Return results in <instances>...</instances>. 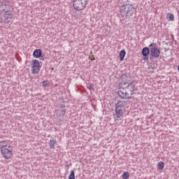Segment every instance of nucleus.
I'll use <instances>...</instances> for the list:
<instances>
[{
    "instance_id": "obj_1",
    "label": "nucleus",
    "mask_w": 179,
    "mask_h": 179,
    "mask_svg": "<svg viewBox=\"0 0 179 179\" xmlns=\"http://www.w3.org/2000/svg\"><path fill=\"white\" fill-rule=\"evenodd\" d=\"M129 78L123 80L119 85V91L117 92L121 99H130L131 95L134 94L135 91V85L129 80Z\"/></svg>"
},
{
    "instance_id": "obj_2",
    "label": "nucleus",
    "mask_w": 179,
    "mask_h": 179,
    "mask_svg": "<svg viewBox=\"0 0 179 179\" xmlns=\"http://www.w3.org/2000/svg\"><path fill=\"white\" fill-rule=\"evenodd\" d=\"M0 22L1 23H9L12 19H13V14L12 11L9 10L10 4L9 1L2 0L0 1Z\"/></svg>"
},
{
    "instance_id": "obj_3",
    "label": "nucleus",
    "mask_w": 179,
    "mask_h": 179,
    "mask_svg": "<svg viewBox=\"0 0 179 179\" xmlns=\"http://www.w3.org/2000/svg\"><path fill=\"white\" fill-rule=\"evenodd\" d=\"M135 11V8L130 3L124 4L120 7V15L124 19H130L131 16H134Z\"/></svg>"
},
{
    "instance_id": "obj_4",
    "label": "nucleus",
    "mask_w": 179,
    "mask_h": 179,
    "mask_svg": "<svg viewBox=\"0 0 179 179\" xmlns=\"http://www.w3.org/2000/svg\"><path fill=\"white\" fill-rule=\"evenodd\" d=\"M89 0H73V6L76 10H83Z\"/></svg>"
},
{
    "instance_id": "obj_5",
    "label": "nucleus",
    "mask_w": 179,
    "mask_h": 179,
    "mask_svg": "<svg viewBox=\"0 0 179 179\" xmlns=\"http://www.w3.org/2000/svg\"><path fill=\"white\" fill-rule=\"evenodd\" d=\"M149 47L150 48V55L152 58H159L160 57V49L157 48L156 43H151Z\"/></svg>"
},
{
    "instance_id": "obj_6",
    "label": "nucleus",
    "mask_w": 179,
    "mask_h": 179,
    "mask_svg": "<svg viewBox=\"0 0 179 179\" xmlns=\"http://www.w3.org/2000/svg\"><path fill=\"white\" fill-rule=\"evenodd\" d=\"M2 157L6 159V160H8L12 157V148L10 145L8 146V148H4L1 150Z\"/></svg>"
},
{
    "instance_id": "obj_7",
    "label": "nucleus",
    "mask_w": 179,
    "mask_h": 179,
    "mask_svg": "<svg viewBox=\"0 0 179 179\" xmlns=\"http://www.w3.org/2000/svg\"><path fill=\"white\" fill-rule=\"evenodd\" d=\"M31 65H32L31 71H32L33 75H36V73H38V72H40V68H41L40 66V62H38V60L35 59L32 62Z\"/></svg>"
},
{
    "instance_id": "obj_8",
    "label": "nucleus",
    "mask_w": 179,
    "mask_h": 179,
    "mask_svg": "<svg viewBox=\"0 0 179 179\" xmlns=\"http://www.w3.org/2000/svg\"><path fill=\"white\" fill-rule=\"evenodd\" d=\"M128 101H125L124 99L120 100L115 103V108H120L122 110H125V105L127 104Z\"/></svg>"
},
{
    "instance_id": "obj_9",
    "label": "nucleus",
    "mask_w": 179,
    "mask_h": 179,
    "mask_svg": "<svg viewBox=\"0 0 179 179\" xmlns=\"http://www.w3.org/2000/svg\"><path fill=\"white\" fill-rule=\"evenodd\" d=\"M115 111L117 118H121V117H124V111H125V109L115 108Z\"/></svg>"
},
{
    "instance_id": "obj_10",
    "label": "nucleus",
    "mask_w": 179,
    "mask_h": 179,
    "mask_svg": "<svg viewBox=\"0 0 179 179\" xmlns=\"http://www.w3.org/2000/svg\"><path fill=\"white\" fill-rule=\"evenodd\" d=\"M33 55L34 58H40L43 55V52L40 49H36L34 51Z\"/></svg>"
},
{
    "instance_id": "obj_11",
    "label": "nucleus",
    "mask_w": 179,
    "mask_h": 179,
    "mask_svg": "<svg viewBox=\"0 0 179 179\" xmlns=\"http://www.w3.org/2000/svg\"><path fill=\"white\" fill-rule=\"evenodd\" d=\"M8 143H9V142L6 141H1L0 143L1 150H2V149H8V146H10Z\"/></svg>"
},
{
    "instance_id": "obj_12",
    "label": "nucleus",
    "mask_w": 179,
    "mask_h": 179,
    "mask_svg": "<svg viewBox=\"0 0 179 179\" xmlns=\"http://www.w3.org/2000/svg\"><path fill=\"white\" fill-rule=\"evenodd\" d=\"M57 144V140L55 138H51L49 143L50 149H55V145Z\"/></svg>"
},
{
    "instance_id": "obj_13",
    "label": "nucleus",
    "mask_w": 179,
    "mask_h": 179,
    "mask_svg": "<svg viewBox=\"0 0 179 179\" xmlns=\"http://www.w3.org/2000/svg\"><path fill=\"white\" fill-rule=\"evenodd\" d=\"M149 52L150 51L149 50V48H143L142 50V55L144 57H148L149 55Z\"/></svg>"
},
{
    "instance_id": "obj_14",
    "label": "nucleus",
    "mask_w": 179,
    "mask_h": 179,
    "mask_svg": "<svg viewBox=\"0 0 179 179\" xmlns=\"http://www.w3.org/2000/svg\"><path fill=\"white\" fill-rule=\"evenodd\" d=\"M127 54V52H125V50H122L120 52V61H124V58H125V55Z\"/></svg>"
},
{
    "instance_id": "obj_15",
    "label": "nucleus",
    "mask_w": 179,
    "mask_h": 179,
    "mask_svg": "<svg viewBox=\"0 0 179 179\" xmlns=\"http://www.w3.org/2000/svg\"><path fill=\"white\" fill-rule=\"evenodd\" d=\"M157 168L159 169V170H163V169H164V162H158Z\"/></svg>"
},
{
    "instance_id": "obj_16",
    "label": "nucleus",
    "mask_w": 179,
    "mask_h": 179,
    "mask_svg": "<svg viewBox=\"0 0 179 179\" xmlns=\"http://www.w3.org/2000/svg\"><path fill=\"white\" fill-rule=\"evenodd\" d=\"M122 177V179H129V172H128V171L124 172Z\"/></svg>"
},
{
    "instance_id": "obj_17",
    "label": "nucleus",
    "mask_w": 179,
    "mask_h": 179,
    "mask_svg": "<svg viewBox=\"0 0 179 179\" xmlns=\"http://www.w3.org/2000/svg\"><path fill=\"white\" fill-rule=\"evenodd\" d=\"M168 20L169 22H173V20H174V15L171 14V13H169V17H168Z\"/></svg>"
},
{
    "instance_id": "obj_18",
    "label": "nucleus",
    "mask_w": 179,
    "mask_h": 179,
    "mask_svg": "<svg viewBox=\"0 0 179 179\" xmlns=\"http://www.w3.org/2000/svg\"><path fill=\"white\" fill-rule=\"evenodd\" d=\"M69 179H75V171H71L70 175L69 176Z\"/></svg>"
},
{
    "instance_id": "obj_19",
    "label": "nucleus",
    "mask_w": 179,
    "mask_h": 179,
    "mask_svg": "<svg viewBox=\"0 0 179 179\" xmlns=\"http://www.w3.org/2000/svg\"><path fill=\"white\" fill-rule=\"evenodd\" d=\"M66 113V109H63V110H62L61 112H60V115H61L62 117H64V115H65Z\"/></svg>"
},
{
    "instance_id": "obj_20",
    "label": "nucleus",
    "mask_w": 179,
    "mask_h": 179,
    "mask_svg": "<svg viewBox=\"0 0 179 179\" xmlns=\"http://www.w3.org/2000/svg\"><path fill=\"white\" fill-rule=\"evenodd\" d=\"M87 88L88 89V90H94V87H93V85H90L87 86Z\"/></svg>"
},
{
    "instance_id": "obj_21",
    "label": "nucleus",
    "mask_w": 179,
    "mask_h": 179,
    "mask_svg": "<svg viewBox=\"0 0 179 179\" xmlns=\"http://www.w3.org/2000/svg\"><path fill=\"white\" fill-rule=\"evenodd\" d=\"M43 86H44V87H45V86H47V85H48V82L43 80L42 83Z\"/></svg>"
},
{
    "instance_id": "obj_22",
    "label": "nucleus",
    "mask_w": 179,
    "mask_h": 179,
    "mask_svg": "<svg viewBox=\"0 0 179 179\" xmlns=\"http://www.w3.org/2000/svg\"><path fill=\"white\" fill-rule=\"evenodd\" d=\"M64 107H65V106H64V105H61V106H60V108H64Z\"/></svg>"
},
{
    "instance_id": "obj_23",
    "label": "nucleus",
    "mask_w": 179,
    "mask_h": 179,
    "mask_svg": "<svg viewBox=\"0 0 179 179\" xmlns=\"http://www.w3.org/2000/svg\"><path fill=\"white\" fill-rule=\"evenodd\" d=\"M145 59H148V58H145Z\"/></svg>"
}]
</instances>
